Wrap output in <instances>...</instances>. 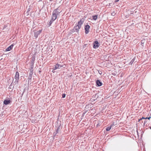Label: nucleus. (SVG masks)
<instances>
[{
    "instance_id": "obj_1",
    "label": "nucleus",
    "mask_w": 151,
    "mask_h": 151,
    "mask_svg": "<svg viewBox=\"0 0 151 151\" xmlns=\"http://www.w3.org/2000/svg\"><path fill=\"white\" fill-rule=\"evenodd\" d=\"M59 10L58 8L53 11L52 16V20H55L57 19V16L59 15L60 12L58 11Z\"/></svg>"
},
{
    "instance_id": "obj_2",
    "label": "nucleus",
    "mask_w": 151,
    "mask_h": 151,
    "mask_svg": "<svg viewBox=\"0 0 151 151\" xmlns=\"http://www.w3.org/2000/svg\"><path fill=\"white\" fill-rule=\"evenodd\" d=\"M80 29V28H78V27L76 25L74 27L73 29L70 31L69 33L70 34H72L73 33L76 32L78 33H79Z\"/></svg>"
},
{
    "instance_id": "obj_3",
    "label": "nucleus",
    "mask_w": 151,
    "mask_h": 151,
    "mask_svg": "<svg viewBox=\"0 0 151 151\" xmlns=\"http://www.w3.org/2000/svg\"><path fill=\"white\" fill-rule=\"evenodd\" d=\"M14 78L15 79V81L14 82L15 84H17L18 83L19 80V74L18 71L16 72Z\"/></svg>"
},
{
    "instance_id": "obj_4",
    "label": "nucleus",
    "mask_w": 151,
    "mask_h": 151,
    "mask_svg": "<svg viewBox=\"0 0 151 151\" xmlns=\"http://www.w3.org/2000/svg\"><path fill=\"white\" fill-rule=\"evenodd\" d=\"M63 67V65H60L58 63L55 65L53 67V68L52 69H53V70H55L57 69H60L61 67Z\"/></svg>"
},
{
    "instance_id": "obj_5",
    "label": "nucleus",
    "mask_w": 151,
    "mask_h": 151,
    "mask_svg": "<svg viewBox=\"0 0 151 151\" xmlns=\"http://www.w3.org/2000/svg\"><path fill=\"white\" fill-rule=\"evenodd\" d=\"M100 44L97 41H95L93 43V48L94 49L98 48L100 46Z\"/></svg>"
},
{
    "instance_id": "obj_6",
    "label": "nucleus",
    "mask_w": 151,
    "mask_h": 151,
    "mask_svg": "<svg viewBox=\"0 0 151 151\" xmlns=\"http://www.w3.org/2000/svg\"><path fill=\"white\" fill-rule=\"evenodd\" d=\"M42 32V29L36 32H34V36L35 37V38H37L39 35Z\"/></svg>"
},
{
    "instance_id": "obj_7",
    "label": "nucleus",
    "mask_w": 151,
    "mask_h": 151,
    "mask_svg": "<svg viewBox=\"0 0 151 151\" xmlns=\"http://www.w3.org/2000/svg\"><path fill=\"white\" fill-rule=\"evenodd\" d=\"M90 26L88 25H86L85 27V33L87 34L89 32V30L90 28Z\"/></svg>"
},
{
    "instance_id": "obj_8",
    "label": "nucleus",
    "mask_w": 151,
    "mask_h": 151,
    "mask_svg": "<svg viewBox=\"0 0 151 151\" xmlns=\"http://www.w3.org/2000/svg\"><path fill=\"white\" fill-rule=\"evenodd\" d=\"M96 86L97 87H99L102 85V83L99 80H97L96 81Z\"/></svg>"
},
{
    "instance_id": "obj_9",
    "label": "nucleus",
    "mask_w": 151,
    "mask_h": 151,
    "mask_svg": "<svg viewBox=\"0 0 151 151\" xmlns=\"http://www.w3.org/2000/svg\"><path fill=\"white\" fill-rule=\"evenodd\" d=\"M83 22L84 21L83 20L81 19L80 21L78 22V24L76 25L78 27V28H80V29L81 27V26L83 23Z\"/></svg>"
},
{
    "instance_id": "obj_10",
    "label": "nucleus",
    "mask_w": 151,
    "mask_h": 151,
    "mask_svg": "<svg viewBox=\"0 0 151 151\" xmlns=\"http://www.w3.org/2000/svg\"><path fill=\"white\" fill-rule=\"evenodd\" d=\"M62 127L60 126V125L57 128V130L56 131V132H55L53 133V135L54 136H55L56 134L58 133V132L59 131H60V129H61Z\"/></svg>"
},
{
    "instance_id": "obj_11",
    "label": "nucleus",
    "mask_w": 151,
    "mask_h": 151,
    "mask_svg": "<svg viewBox=\"0 0 151 151\" xmlns=\"http://www.w3.org/2000/svg\"><path fill=\"white\" fill-rule=\"evenodd\" d=\"M33 69H31L30 70V72L29 73V75L28 76V79L30 80L31 79L32 76V74H33Z\"/></svg>"
},
{
    "instance_id": "obj_12",
    "label": "nucleus",
    "mask_w": 151,
    "mask_h": 151,
    "mask_svg": "<svg viewBox=\"0 0 151 151\" xmlns=\"http://www.w3.org/2000/svg\"><path fill=\"white\" fill-rule=\"evenodd\" d=\"M11 102V101L10 100H5L3 102L4 104V105H7L9 104Z\"/></svg>"
},
{
    "instance_id": "obj_13",
    "label": "nucleus",
    "mask_w": 151,
    "mask_h": 151,
    "mask_svg": "<svg viewBox=\"0 0 151 151\" xmlns=\"http://www.w3.org/2000/svg\"><path fill=\"white\" fill-rule=\"evenodd\" d=\"M14 45L13 44L11 45L8 47L6 50V51H9L11 50L13 47Z\"/></svg>"
},
{
    "instance_id": "obj_14",
    "label": "nucleus",
    "mask_w": 151,
    "mask_h": 151,
    "mask_svg": "<svg viewBox=\"0 0 151 151\" xmlns=\"http://www.w3.org/2000/svg\"><path fill=\"white\" fill-rule=\"evenodd\" d=\"M111 127H112V126H110L109 127H106V131H109V130H110L111 129Z\"/></svg>"
},
{
    "instance_id": "obj_15",
    "label": "nucleus",
    "mask_w": 151,
    "mask_h": 151,
    "mask_svg": "<svg viewBox=\"0 0 151 151\" xmlns=\"http://www.w3.org/2000/svg\"><path fill=\"white\" fill-rule=\"evenodd\" d=\"M54 21H55L54 20H52V18L50 20V22L49 23L48 25H49V26H50L51 25L52 23Z\"/></svg>"
},
{
    "instance_id": "obj_16",
    "label": "nucleus",
    "mask_w": 151,
    "mask_h": 151,
    "mask_svg": "<svg viewBox=\"0 0 151 151\" xmlns=\"http://www.w3.org/2000/svg\"><path fill=\"white\" fill-rule=\"evenodd\" d=\"M135 59V57L134 58L130 61V62L129 63V64L130 65H132V63H133V62H134Z\"/></svg>"
},
{
    "instance_id": "obj_17",
    "label": "nucleus",
    "mask_w": 151,
    "mask_h": 151,
    "mask_svg": "<svg viewBox=\"0 0 151 151\" xmlns=\"http://www.w3.org/2000/svg\"><path fill=\"white\" fill-rule=\"evenodd\" d=\"M98 15H95L92 16L93 19L96 20L97 18Z\"/></svg>"
},
{
    "instance_id": "obj_18",
    "label": "nucleus",
    "mask_w": 151,
    "mask_h": 151,
    "mask_svg": "<svg viewBox=\"0 0 151 151\" xmlns=\"http://www.w3.org/2000/svg\"><path fill=\"white\" fill-rule=\"evenodd\" d=\"M31 69H33L34 62H33L32 63V62H31Z\"/></svg>"
},
{
    "instance_id": "obj_19",
    "label": "nucleus",
    "mask_w": 151,
    "mask_h": 151,
    "mask_svg": "<svg viewBox=\"0 0 151 151\" xmlns=\"http://www.w3.org/2000/svg\"><path fill=\"white\" fill-rule=\"evenodd\" d=\"M35 58L33 56L32 57V60H31V62H34V61H35Z\"/></svg>"
},
{
    "instance_id": "obj_20",
    "label": "nucleus",
    "mask_w": 151,
    "mask_h": 151,
    "mask_svg": "<svg viewBox=\"0 0 151 151\" xmlns=\"http://www.w3.org/2000/svg\"><path fill=\"white\" fill-rule=\"evenodd\" d=\"M143 41L144 40H142L141 41V44L142 46H143V44H144V42H143Z\"/></svg>"
},
{
    "instance_id": "obj_21",
    "label": "nucleus",
    "mask_w": 151,
    "mask_h": 151,
    "mask_svg": "<svg viewBox=\"0 0 151 151\" xmlns=\"http://www.w3.org/2000/svg\"><path fill=\"white\" fill-rule=\"evenodd\" d=\"M65 93H63L62 95V97L63 98H64L65 97Z\"/></svg>"
},
{
    "instance_id": "obj_22",
    "label": "nucleus",
    "mask_w": 151,
    "mask_h": 151,
    "mask_svg": "<svg viewBox=\"0 0 151 151\" xmlns=\"http://www.w3.org/2000/svg\"><path fill=\"white\" fill-rule=\"evenodd\" d=\"M111 15L113 16H114L115 15V13L114 11L113 12L111 13Z\"/></svg>"
},
{
    "instance_id": "obj_23",
    "label": "nucleus",
    "mask_w": 151,
    "mask_h": 151,
    "mask_svg": "<svg viewBox=\"0 0 151 151\" xmlns=\"http://www.w3.org/2000/svg\"><path fill=\"white\" fill-rule=\"evenodd\" d=\"M7 27V26L6 25H4V27H3V29H4L5 28H6Z\"/></svg>"
},
{
    "instance_id": "obj_24",
    "label": "nucleus",
    "mask_w": 151,
    "mask_h": 151,
    "mask_svg": "<svg viewBox=\"0 0 151 151\" xmlns=\"http://www.w3.org/2000/svg\"><path fill=\"white\" fill-rule=\"evenodd\" d=\"M99 71V74H100L101 75L102 74V72L101 71Z\"/></svg>"
},
{
    "instance_id": "obj_25",
    "label": "nucleus",
    "mask_w": 151,
    "mask_h": 151,
    "mask_svg": "<svg viewBox=\"0 0 151 151\" xmlns=\"http://www.w3.org/2000/svg\"><path fill=\"white\" fill-rule=\"evenodd\" d=\"M86 113V111H85V112H83V114H82V116H84V114H85V113Z\"/></svg>"
},
{
    "instance_id": "obj_26",
    "label": "nucleus",
    "mask_w": 151,
    "mask_h": 151,
    "mask_svg": "<svg viewBox=\"0 0 151 151\" xmlns=\"http://www.w3.org/2000/svg\"><path fill=\"white\" fill-rule=\"evenodd\" d=\"M114 123H113L112 124H111V125H110V126H112V127L113 126H114Z\"/></svg>"
},
{
    "instance_id": "obj_27",
    "label": "nucleus",
    "mask_w": 151,
    "mask_h": 151,
    "mask_svg": "<svg viewBox=\"0 0 151 151\" xmlns=\"http://www.w3.org/2000/svg\"><path fill=\"white\" fill-rule=\"evenodd\" d=\"M87 44H84L83 46L84 47H86Z\"/></svg>"
},
{
    "instance_id": "obj_28",
    "label": "nucleus",
    "mask_w": 151,
    "mask_h": 151,
    "mask_svg": "<svg viewBox=\"0 0 151 151\" xmlns=\"http://www.w3.org/2000/svg\"><path fill=\"white\" fill-rule=\"evenodd\" d=\"M12 83L10 84V86H9V87H10V88H11V87H12Z\"/></svg>"
},
{
    "instance_id": "obj_29",
    "label": "nucleus",
    "mask_w": 151,
    "mask_h": 151,
    "mask_svg": "<svg viewBox=\"0 0 151 151\" xmlns=\"http://www.w3.org/2000/svg\"><path fill=\"white\" fill-rule=\"evenodd\" d=\"M119 0H115V2H118V1H119Z\"/></svg>"
},
{
    "instance_id": "obj_30",
    "label": "nucleus",
    "mask_w": 151,
    "mask_h": 151,
    "mask_svg": "<svg viewBox=\"0 0 151 151\" xmlns=\"http://www.w3.org/2000/svg\"><path fill=\"white\" fill-rule=\"evenodd\" d=\"M146 122H147L146 121H145L144 124V125H145V124H146Z\"/></svg>"
},
{
    "instance_id": "obj_31",
    "label": "nucleus",
    "mask_w": 151,
    "mask_h": 151,
    "mask_svg": "<svg viewBox=\"0 0 151 151\" xmlns=\"http://www.w3.org/2000/svg\"><path fill=\"white\" fill-rule=\"evenodd\" d=\"M141 119H147V118H145L144 117H142V118Z\"/></svg>"
},
{
    "instance_id": "obj_32",
    "label": "nucleus",
    "mask_w": 151,
    "mask_h": 151,
    "mask_svg": "<svg viewBox=\"0 0 151 151\" xmlns=\"http://www.w3.org/2000/svg\"><path fill=\"white\" fill-rule=\"evenodd\" d=\"M151 117H146V118H147V119H149Z\"/></svg>"
},
{
    "instance_id": "obj_33",
    "label": "nucleus",
    "mask_w": 151,
    "mask_h": 151,
    "mask_svg": "<svg viewBox=\"0 0 151 151\" xmlns=\"http://www.w3.org/2000/svg\"><path fill=\"white\" fill-rule=\"evenodd\" d=\"M142 120V119H139V120H138V122H139L140 121V120Z\"/></svg>"
},
{
    "instance_id": "obj_34",
    "label": "nucleus",
    "mask_w": 151,
    "mask_h": 151,
    "mask_svg": "<svg viewBox=\"0 0 151 151\" xmlns=\"http://www.w3.org/2000/svg\"><path fill=\"white\" fill-rule=\"evenodd\" d=\"M54 70H53H53H52V72L53 73H54Z\"/></svg>"
},
{
    "instance_id": "obj_35",
    "label": "nucleus",
    "mask_w": 151,
    "mask_h": 151,
    "mask_svg": "<svg viewBox=\"0 0 151 151\" xmlns=\"http://www.w3.org/2000/svg\"><path fill=\"white\" fill-rule=\"evenodd\" d=\"M49 1H52V0H49Z\"/></svg>"
},
{
    "instance_id": "obj_36",
    "label": "nucleus",
    "mask_w": 151,
    "mask_h": 151,
    "mask_svg": "<svg viewBox=\"0 0 151 151\" xmlns=\"http://www.w3.org/2000/svg\"><path fill=\"white\" fill-rule=\"evenodd\" d=\"M149 128L150 129H151V127H149Z\"/></svg>"
},
{
    "instance_id": "obj_37",
    "label": "nucleus",
    "mask_w": 151,
    "mask_h": 151,
    "mask_svg": "<svg viewBox=\"0 0 151 151\" xmlns=\"http://www.w3.org/2000/svg\"><path fill=\"white\" fill-rule=\"evenodd\" d=\"M42 0H39V1H42Z\"/></svg>"
}]
</instances>
